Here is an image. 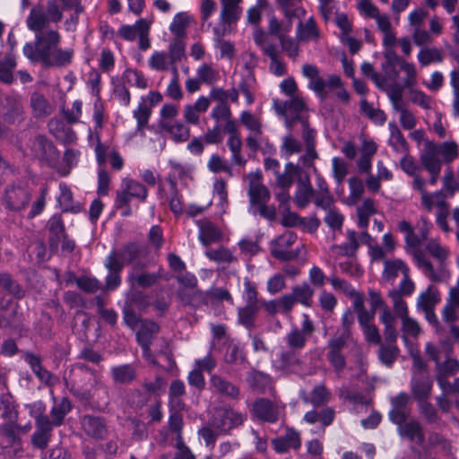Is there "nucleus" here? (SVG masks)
I'll use <instances>...</instances> for the list:
<instances>
[{
    "instance_id": "obj_28",
    "label": "nucleus",
    "mask_w": 459,
    "mask_h": 459,
    "mask_svg": "<svg viewBox=\"0 0 459 459\" xmlns=\"http://www.w3.org/2000/svg\"><path fill=\"white\" fill-rule=\"evenodd\" d=\"M124 305L139 310H144L149 306V297L143 290L132 286L126 294Z\"/></svg>"
},
{
    "instance_id": "obj_38",
    "label": "nucleus",
    "mask_w": 459,
    "mask_h": 459,
    "mask_svg": "<svg viewBox=\"0 0 459 459\" xmlns=\"http://www.w3.org/2000/svg\"><path fill=\"white\" fill-rule=\"evenodd\" d=\"M432 389V384L429 379H417L411 386V393L416 401L419 403L428 399Z\"/></svg>"
},
{
    "instance_id": "obj_16",
    "label": "nucleus",
    "mask_w": 459,
    "mask_h": 459,
    "mask_svg": "<svg viewBox=\"0 0 459 459\" xmlns=\"http://www.w3.org/2000/svg\"><path fill=\"white\" fill-rule=\"evenodd\" d=\"M278 9L283 13L287 22L291 24L294 19L300 20L305 17L306 10L302 6V0H276Z\"/></svg>"
},
{
    "instance_id": "obj_4",
    "label": "nucleus",
    "mask_w": 459,
    "mask_h": 459,
    "mask_svg": "<svg viewBox=\"0 0 459 459\" xmlns=\"http://www.w3.org/2000/svg\"><path fill=\"white\" fill-rule=\"evenodd\" d=\"M63 8L56 0H48L45 8L41 5L33 6L26 19L35 30L47 29L49 24L58 23L63 19Z\"/></svg>"
},
{
    "instance_id": "obj_14",
    "label": "nucleus",
    "mask_w": 459,
    "mask_h": 459,
    "mask_svg": "<svg viewBox=\"0 0 459 459\" xmlns=\"http://www.w3.org/2000/svg\"><path fill=\"white\" fill-rule=\"evenodd\" d=\"M81 423L85 434L92 438L103 439L108 433L106 421L102 417L84 415Z\"/></svg>"
},
{
    "instance_id": "obj_25",
    "label": "nucleus",
    "mask_w": 459,
    "mask_h": 459,
    "mask_svg": "<svg viewBox=\"0 0 459 459\" xmlns=\"http://www.w3.org/2000/svg\"><path fill=\"white\" fill-rule=\"evenodd\" d=\"M74 281L77 287L89 294H93L101 289L100 281L95 277L86 275L76 276L74 272L68 273L67 283Z\"/></svg>"
},
{
    "instance_id": "obj_37",
    "label": "nucleus",
    "mask_w": 459,
    "mask_h": 459,
    "mask_svg": "<svg viewBox=\"0 0 459 459\" xmlns=\"http://www.w3.org/2000/svg\"><path fill=\"white\" fill-rule=\"evenodd\" d=\"M122 80L132 86L144 90L148 87V80L144 74L137 69L126 68L122 74Z\"/></svg>"
},
{
    "instance_id": "obj_24",
    "label": "nucleus",
    "mask_w": 459,
    "mask_h": 459,
    "mask_svg": "<svg viewBox=\"0 0 459 459\" xmlns=\"http://www.w3.org/2000/svg\"><path fill=\"white\" fill-rule=\"evenodd\" d=\"M110 376L115 383L128 385L135 379L136 372L131 364H122L111 367Z\"/></svg>"
},
{
    "instance_id": "obj_56",
    "label": "nucleus",
    "mask_w": 459,
    "mask_h": 459,
    "mask_svg": "<svg viewBox=\"0 0 459 459\" xmlns=\"http://www.w3.org/2000/svg\"><path fill=\"white\" fill-rule=\"evenodd\" d=\"M185 44L182 39H175L173 42L169 44V63L180 62L185 57Z\"/></svg>"
},
{
    "instance_id": "obj_48",
    "label": "nucleus",
    "mask_w": 459,
    "mask_h": 459,
    "mask_svg": "<svg viewBox=\"0 0 459 459\" xmlns=\"http://www.w3.org/2000/svg\"><path fill=\"white\" fill-rule=\"evenodd\" d=\"M359 247V244L357 238V233L353 230H347V242H344L339 246V248L342 250V254L348 257L355 255L356 251Z\"/></svg>"
},
{
    "instance_id": "obj_63",
    "label": "nucleus",
    "mask_w": 459,
    "mask_h": 459,
    "mask_svg": "<svg viewBox=\"0 0 459 459\" xmlns=\"http://www.w3.org/2000/svg\"><path fill=\"white\" fill-rule=\"evenodd\" d=\"M207 167L209 170L212 173H220V172H226L229 174H231V167L228 165L224 160L217 155L212 154L208 160Z\"/></svg>"
},
{
    "instance_id": "obj_30",
    "label": "nucleus",
    "mask_w": 459,
    "mask_h": 459,
    "mask_svg": "<svg viewBox=\"0 0 459 459\" xmlns=\"http://www.w3.org/2000/svg\"><path fill=\"white\" fill-rule=\"evenodd\" d=\"M30 101L33 114L36 117H47L51 114L52 107L43 94L34 91L30 95Z\"/></svg>"
},
{
    "instance_id": "obj_33",
    "label": "nucleus",
    "mask_w": 459,
    "mask_h": 459,
    "mask_svg": "<svg viewBox=\"0 0 459 459\" xmlns=\"http://www.w3.org/2000/svg\"><path fill=\"white\" fill-rule=\"evenodd\" d=\"M249 201L252 205H262L270 200V191L263 184H250L248 190Z\"/></svg>"
},
{
    "instance_id": "obj_34",
    "label": "nucleus",
    "mask_w": 459,
    "mask_h": 459,
    "mask_svg": "<svg viewBox=\"0 0 459 459\" xmlns=\"http://www.w3.org/2000/svg\"><path fill=\"white\" fill-rule=\"evenodd\" d=\"M17 63L12 56H5L4 58L0 59V82L7 85H11L13 82V71Z\"/></svg>"
},
{
    "instance_id": "obj_5",
    "label": "nucleus",
    "mask_w": 459,
    "mask_h": 459,
    "mask_svg": "<svg viewBox=\"0 0 459 459\" xmlns=\"http://www.w3.org/2000/svg\"><path fill=\"white\" fill-rule=\"evenodd\" d=\"M93 122H94V129L95 134L91 132V129H89L90 134L89 139H95L96 145L94 148L96 161L100 166H104L107 162V152L108 150V146L102 143L100 141V135L99 131H100L103 127V119H104V108L101 103V100H95L93 104Z\"/></svg>"
},
{
    "instance_id": "obj_52",
    "label": "nucleus",
    "mask_w": 459,
    "mask_h": 459,
    "mask_svg": "<svg viewBox=\"0 0 459 459\" xmlns=\"http://www.w3.org/2000/svg\"><path fill=\"white\" fill-rule=\"evenodd\" d=\"M288 346L292 350H302L306 345V336L298 328H293L286 336Z\"/></svg>"
},
{
    "instance_id": "obj_39",
    "label": "nucleus",
    "mask_w": 459,
    "mask_h": 459,
    "mask_svg": "<svg viewBox=\"0 0 459 459\" xmlns=\"http://www.w3.org/2000/svg\"><path fill=\"white\" fill-rule=\"evenodd\" d=\"M414 260L416 265L423 270L424 274L433 282L441 281V277L438 275L434 269L433 264L425 258L421 252H416L414 254Z\"/></svg>"
},
{
    "instance_id": "obj_12",
    "label": "nucleus",
    "mask_w": 459,
    "mask_h": 459,
    "mask_svg": "<svg viewBox=\"0 0 459 459\" xmlns=\"http://www.w3.org/2000/svg\"><path fill=\"white\" fill-rule=\"evenodd\" d=\"M160 327L158 323L150 319H143L140 324L135 337L139 346L143 352L150 351L155 335L160 332Z\"/></svg>"
},
{
    "instance_id": "obj_11",
    "label": "nucleus",
    "mask_w": 459,
    "mask_h": 459,
    "mask_svg": "<svg viewBox=\"0 0 459 459\" xmlns=\"http://www.w3.org/2000/svg\"><path fill=\"white\" fill-rule=\"evenodd\" d=\"M115 254L118 262L123 265H130L140 260L143 253L142 246L136 241L125 243L118 250L112 248L108 254Z\"/></svg>"
},
{
    "instance_id": "obj_3",
    "label": "nucleus",
    "mask_w": 459,
    "mask_h": 459,
    "mask_svg": "<svg viewBox=\"0 0 459 459\" xmlns=\"http://www.w3.org/2000/svg\"><path fill=\"white\" fill-rule=\"evenodd\" d=\"M149 195V190L145 185L131 178H125L121 182V188L117 191L114 200V208L120 210V215L124 218L133 214L131 202L133 199L139 203H145Z\"/></svg>"
},
{
    "instance_id": "obj_27",
    "label": "nucleus",
    "mask_w": 459,
    "mask_h": 459,
    "mask_svg": "<svg viewBox=\"0 0 459 459\" xmlns=\"http://www.w3.org/2000/svg\"><path fill=\"white\" fill-rule=\"evenodd\" d=\"M259 311V306L246 304L243 307L238 308V321L247 331L251 332L255 327V318Z\"/></svg>"
},
{
    "instance_id": "obj_18",
    "label": "nucleus",
    "mask_w": 459,
    "mask_h": 459,
    "mask_svg": "<svg viewBox=\"0 0 459 459\" xmlns=\"http://www.w3.org/2000/svg\"><path fill=\"white\" fill-rule=\"evenodd\" d=\"M198 238L205 246L219 241L221 238V230L210 221H197Z\"/></svg>"
},
{
    "instance_id": "obj_49",
    "label": "nucleus",
    "mask_w": 459,
    "mask_h": 459,
    "mask_svg": "<svg viewBox=\"0 0 459 459\" xmlns=\"http://www.w3.org/2000/svg\"><path fill=\"white\" fill-rule=\"evenodd\" d=\"M399 353V349L396 345L385 346L382 345L378 351L379 360L387 367H392Z\"/></svg>"
},
{
    "instance_id": "obj_54",
    "label": "nucleus",
    "mask_w": 459,
    "mask_h": 459,
    "mask_svg": "<svg viewBox=\"0 0 459 459\" xmlns=\"http://www.w3.org/2000/svg\"><path fill=\"white\" fill-rule=\"evenodd\" d=\"M134 309L135 308L125 305L122 307L123 323L133 331H134L143 320L135 313Z\"/></svg>"
},
{
    "instance_id": "obj_36",
    "label": "nucleus",
    "mask_w": 459,
    "mask_h": 459,
    "mask_svg": "<svg viewBox=\"0 0 459 459\" xmlns=\"http://www.w3.org/2000/svg\"><path fill=\"white\" fill-rule=\"evenodd\" d=\"M124 80L112 78L111 84L113 86V95L118 100L119 104L124 107H128L131 102V93L129 89L126 86Z\"/></svg>"
},
{
    "instance_id": "obj_2",
    "label": "nucleus",
    "mask_w": 459,
    "mask_h": 459,
    "mask_svg": "<svg viewBox=\"0 0 459 459\" xmlns=\"http://www.w3.org/2000/svg\"><path fill=\"white\" fill-rule=\"evenodd\" d=\"M302 75L309 80L307 88L315 92V94L321 100L327 97L328 92L325 88L328 87L332 90L339 89L336 92V97L342 102L347 103L350 101L349 91L342 88V82L339 75L330 74L327 81L320 76L319 69L315 65L305 64L302 65Z\"/></svg>"
},
{
    "instance_id": "obj_50",
    "label": "nucleus",
    "mask_w": 459,
    "mask_h": 459,
    "mask_svg": "<svg viewBox=\"0 0 459 459\" xmlns=\"http://www.w3.org/2000/svg\"><path fill=\"white\" fill-rule=\"evenodd\" d=\"M48 194V187L44 185L39 188V195L33 202L30 211L29 212L28 217L32 219L41 214L46 206V196Z\"/></svg>"
},
{
    "instance_id": "obj_59",
    "label": "nucleus",
    "mask_w": 459,
    "mask_h": 459,
    "mask_svg": "<svg viewBox=\"0 0 459 459\" xmlns=\"http://www.w3.org/2000/svg\"><path fill=\"white\" fill-rule=\"evenodd\" d=\"M437 154H441L446 162H451L459 155L458 145L455 142H445L437 146Z\"/></svg>"
},
{
    "instance_id": "obj_26",
    "label": "nucleus",
    "mask_w": 459,
    "mask_h": 459,
    "mask_svg": "<svg viewBox=\"0 0 459 459\" xmlns=\"http://www.w3.org/2000/svg\"><path fill=\"white\" fill-rule=\"evenodd\" d=\"M160 127L163 131L169 133L172 135L174 142L176 143L186 142L190 135L189 128L180 122H176L173 124L169 121H163L160 122Z\"/></svg>"
},
{
    "instance_id": "obj_9",
    "label": "nucleus",
    "mask_w": 459,
    "mask_h": 459,
    "mask_svg": "<svg viewBox=\"0 0 459 459\" xmlns=\"http://www.w3.org/2000/svg\"><path fill=\"white\" fill-rule=\"evenodd\" d=\"M272 446L277 454H285L290 449L299 450L302 446L300 433L293 427H286L283 435L272 439Z\"/></svg>"
},
{
    "instance_id": "obj_10",
    "label": "nucleus",
    "mask_w": 459,
    "mask_h": 459,
    "mask_svg": "<svg viewBox=\"0 0 459 459\" xmlns=\"http://www.w3.org/2000/svg\"><path fill=\"white\" fill-rule=\"evenodd\" d=\"M104 267L108 271L105 278L106 289L108 290H117L121 285V273L124 269L122 264L117 260L114 253L107 255Z\"/></svg>"
},
{
    "instance_id": "obj_51",
    "label": "nucleus",
    "mask_w": 459,
    "mask_h": 459,
    "mask_svg": "<svg viewBox=\"0 0 459 459\" xmlns=\"http://www.w3.org/2000/svg\"><path fill=\"white\" fill-rule=\"evenodd\" d=\"M418 60L422 66L429 65L432 62H442L441 51L437 48L421 49L418 54Z\"/></svg>"
},
{
    "instance_id": "obj_53",
    "label": "nucleus",
    "mask_w": 459,
    "mask_h": 459,
    "mask_svg": "<svg viewBox=\"0 0 459 459\" xmlns=\"http://www.w3.org/2000/svg\"><path fill=\"white\" fill-rule=\"evenodd\" d=\"M101 74L96 68H91L88 74L87 86L91 90L92 96L96 97V100H101Z\"/></svg>"
},
{
    "instance_id": "obj_8",
    "label": "nucleus",
    "mask_w": 459,
    "mask_h": 459,
    "mask_svg": "<svg viewBox=\"0 0 459 459\" xmlns=\"http://www.w3.org/2000/svg\"><path fill=\"white\" fill-rule=\"evenodd\" d=\"M31 199V191L26 186L9 185L4 191V204L9 211L24 210Z\"/></svg>"
},
{
    "instance_id": "obj_35",
    "label": "nucleus",
    "mask_w": 459,
    "mask_h": 459,
    "mask_svg": "<svg viewBox=\"0 0 459 459\" xmlns=\"http://www.w3.org/2000/svg\"><path fill=\"white\" fill-rule=\"evenodd\" d=\"M152 116V108L148 107L144 99L138 103L137 108L134 110L133 117L136 120V131L142 132L148 125Z\"/></svg>"
},
{
    "instance_id": "obj_64",
    "label": "nucleus",
    "mask_w": 459,
    "mask_h": 459,
    "mask_svg": "<svg viewBox=\"0 0 459 459\" xmlns=\"http://www.w3.org/2000/svg\"><path fill=\"white\" fill-rule=\"evenodd\" d=\"M168 55L165 52L154 51L151 56L148 63L152 70L166 71L168 70Z\"/></svg>"
},
{
    "instance_id": "obj_20",
    "label": "nucleus",
    "mask_w": 459,
    "mask_h": 459,
    "mask_svg": "<svg viewBox=\"0 0 459 459\" xmlns=\"http://www.w3.org/2000/svg\"><path fill=\"white\" fill-rule=\"evenodd\" d=\"M210 384L217 393L231 399H238L239 388L219 375H212Z\"/></svg>"
},
{
    "instance_id": "obj_61",
    "label": "nucleus",
    "mask_w": 459,
    "mask_h": 459,
    "mask_svg": "<svg viewBox=\"0 0 459 459\" xmlns=\"http://www.w3.org/2000/svg\"><path fill=\"white\" fill-rule=\"evenodd\" d=\"M241 10L239 6L222 4L221 19L223 23L231 24L240 18Z\"/></svg>"
},
{
    "instance_id": "obj_45",
    "label": "nucleus",
    "mask_w": 459,
    "mask_h": 459,
    "mask_svg": "<svg viewBox=\"0 0 459 459\" xmlns=\"http://www.w3.org/2000/svg\"><path fill=\"white\" fill-rule=\"evenodd\" d=\"M384 272L386 274V277L389 279H394L398 276V273L401 272L405 277L408 276L410 269L408 265L401 259H396L394 261H387L385 264Z\"/></svg>"
},
{
    "instance_id": "obj_44",
    "label": "nucleus",
    "mask_w": 459,
    "mask_h": 459,
    "mask_svg": "<svg viewBox=\"0 0 459 459\" xmlns=\"http://www.w3.org/2000/svg\"><path fill=\"white\" fill-rule=\"evenodd\" d=\"M292 294L297 302L305 307H310L314 290L307 282L294 286L292 288Z\"/></svg>"
},
{
    "instance_id": "obj_29",
    "label": "nucleus",
    "mask_w": 459,
    "mask_h": 459,
    "mask_svg": "<svg viewBox=\"0 0 459 459\" xmlns=\"http://www.w3.org/2000/svg\"><path fill=\"white\" fill-rule=\"evenodd\" d=\"M162 272L163 269L160 267L157 273L143 272L142 273L130 276L129 280L133 287L137 285L138 287L147 289L154 286L158 281L162 278Z\"/></svg>"
},
{
    "instance_id": "obj_15",
    "label": "nucleus",
    "mask_w": 459,
    "mask_h": 459,
    "mask_svg": "<svg viewBox=\"0 0 459 459\" xmlns=\"http://www.w3.org/2000/svg\"><path fill=\"white\" fill-rule=\"evenodd\" d=\"M255 417L264 422L276 423L279 420V411L272 401L266 398L257 399L253 405Z\"/></svg>"
},
{
    "instance_id": "obj_47",
    "label": "nucleus",
    "mask_w": 459,
    "mask_h": 459,
    "mask_svg": "<svg viewBox=\"0 0 459 459\" xmlns=\"http://www.w3.org/2000/svg\"><path fill=\"white\" fill-rule=\"evenodd\" d=\"M385 62L382 64L383 71L388 74L396 77L398 71L396 65L399 63V56L393 48L386 49L385 52Z\"/></svg>"
},
{
    "instance_id": "obj_6",
    "label": "nucleus",
    "mask_w": 459,
    "mask_h": 459,
    "mask_svg": "<svg viewBox=\"0 0 459 459\" xmlns=\"http://www.w3.org/2000/svg\"><path fill=\"white\" fill-rule=\"evenodd\" d=\"M276 181L281 188H290L294 181L297 182L298 187L313 188L308 173L299 164L291 161L285 164L284 171L276 177Z\"/></svg>"
},
{
    "instance_id": "obj_22",
    "label": "nucleus",
    "mask_w": 459,
    "mask_h": 459,
    "mask_svg": "<svg viewBox=\"0 0 459 459\" xmlns=\"http://www.w3.org/2000/svg\"><path fill=\"white\" fill-rule=\"evenodd\" d=\"M24 361L29 365L30 368L39 381L46 384L49 383L52 374L42 366V360L39 355L30 351L26 352Z\"/></svg>"
},
{
    "instance_id": "obj_17",
    "label": "nucleus",
    "mask_w": 459,
    "mask_h": 459,
    "mask_svg": "<svg viewBox=\"0 0 459 459\" xmlns=\"http://www.w3.org/2000/svg\"><path fill=\"white\" fill-rule=\"evenodd\" d=\"M59 189L61 195L57 198V202L62 212L73 214L81 212L83 207L79 202L74 201V195L70 187L65 183L62 182L59 184Z\"/></svg>"
},
{
    "instance_id": "obj_19",
    "label": "nucleus",
    "mask_w": 459,
    "mask_h": 459,
    "mask_svg": "<svg viewBox=\"0 0 459 459\" xmlns=\"http://www.w3.org/2000/svg\"><path fill=\"white\" fill-rule=\"evenodd\" d=\"M427 147L426 152L420 156L421 164L429 174L439 175L441 162L437 158V145L428 143Z\"/></svg>"
},
{
    "instance_id": "obj_13",
    "label": "nucleus",
    "mask_w": 459,
    "mask_h": 459,
    "mask_svg": "<svg viewBox=\"0 0 459 459\" xmlns=\"http://www.w3.org/2000/svg\"><path fill=\"white\" fill-rule=\"evenodd\" d=\"M396 432L401 438H404L410 442H415L421 446L425 442V433L423 427L417 420H410L401 427L396 428Z\"/></svg>"
},
{
    "instance_id": "obj_55",
    "label": "nucleus",
    "mask_w": 459,
    "mask_h": 459,
    "mask_svg": "<svg viewBox=\"0 0 459 459\" xmlns=\"http://www.w3.org/2000/svg\"><path fill=\"white\" fill-rule=\"evenodd\" d=\"M436 371L442 374L441 377L454 376L459 372V361L448 357L444 362H437Z\"/></svg>"
},
{
    "instance_id": "obj_32",
    "label": "nucleus",
    "mask_w": 459,
    "mask_h": 459,
    "mask_svg": "<svg viewBox=\"0 0 459 459\" xmlns=\"http://www.w3.org/2000/svg\"><path fill=\"white\" fill-rule=\"evenodd\" d=\"M72 409V403L67 397H63L58 403L51 408L50 416L56 427H59L64 423L66 414H68Z\"/></svg>"
},
{
    "instance_id": "obj_41",
    "label": "nucleus",
    "mask_w": 459,
    "mask_h": 459,
    "mask_svg": "<svg viewBox=\"0 0 459 459\" xmlns=\"http://www.w3.org/2000/svg\"><path fill=\"white\" fill-rule=\"evenodd\" d=\"M331 398L330 391L324 385L315 386L310 394V403L315 408L325 406Z\"/></svg>"
},
{
    "instance_id": "obj_43",
    "label": "nucleus",
    "mask_w": 459,
    "mask_h": 459,
    "mask_svg": "<svg viewBox=\"0 0 459 459\" xmlns=\"http://www.w3.org/2000/svg\"><path fill=\"white\" fill-rule=\"evenodd\" d=\"M227 145L231 152L233 162L240 167L245 166L247 160L241 155L242 141L239 135L229 136Z\"/></svg>"
},
{
    "instance_id": "obj_58",
    "label": "nucleus",
    "mask_w": 459,
    "mask_h": 459,
    "mask_svg": "<svg viewBox=\"0 0 459 459\" xmlns=\"http://www.w3.org/2000/svg\"><path fill=\"white\" fill-rule=\"evenodd\" d=\"M98 166L100 168L98 170V188L97 194L99 196H106L109 193L110 177L108 171L105 169V166Z\"/></svg>"
},
{
    "instance_id": "obj_46",
    "label": "nucleus",
    "mask_w": 459,
    "mask_h": 459,
    "mask_svg": "<svg viewBox=\"0 0 459 459\" xmlns=\"http://www.w3.org/2000/svg\"><path fill=\"white\" fill-rule=\"evenodd\" d=\"M391 129V136L389 139V145L394 149L396 152H403L408 151L407 142L403 135L400 129L390 124Z\"/></svg>"
},
{
    "instance_id": "obj_60",
    "label": "nucleus",
    "mask_w": 459,
    "mask_h": 459,
    "mask_svg": "<svg viewBox=\"0 0 459 459\" xmlns=\"http://www.w3.org/2000/svg\"><path fill=\"white\" fill-rule=\"evenodd\" d=\"M148 242L155 249H160L164 244L163 230L160 225H152L148 232Z\"/></svg>"
},
{
    "instance_id": "obj_23",
    "label": "nucleus",
    "mask_w": 459,
    "mask_h": 459,
    "mask_svg": "<svg viewBox=\"0 0 459 459\" xmlns=\"http://www.w3.org/2000/svg\"><path fill=\"white\" fill-rule=\"evenodd\" d=\"M320 32L316 22L313 16H310L306 22H302L301 19L299 20L297 26V37L300 41L307 42L313 39H317Z\"/></svg>"
},
{
    "instance_id": "obj_40",
    "label": "nucleus",
    "mask_w": 459,
    "mask_h": 459,
    "mask_svg": "<svg viewBox=\"0 0 459 459\" xmlns=\"http://www.w3.org/2000/svg\"><path fill=\"white\" fill-rule=\"evenodd\" d=\"M440 300L437 290L432 291V286H429L427 290L422 292L418 298V306L422 311L435 308L437 303Z\"/></svg>"
},
{
    "instance_id": "obj_21",
    "label": "nucleus",
    "mask_w": 459,
    "mask_h": 459,
    "mask_svg": "<svg viewBox=\"0 0 459 459\" xmlns=\"http://www.w3.org/2000/svg\"><path fill=\"white\" fill-rule=\"evenodd\" d=\"M215 420L216 428L221 432L230 431L241 425L244 421L242 414L233 410L223 411L219 419Z\"/></svg>"
},
{
    "instance_id": "obj_42",
    "label": "nucleus",
    "mask_w": 459,
    "mask_h": 459,
    "mask_svg": "<svg viewBox=\"0 0 459 459\" xmlns=\"http://www.w3.org/2000/svg\"><path fill=\"white\" fill-rule=\"evenodd\" d=\"M188 22V16L185 13H178L174 16L169 30L176 36V39H181L186 37Z\"/></svg>"
},
{
    "instance_id": "obj_31",
    "label": "nucleus",
    "mask_w": 459,
    "mask_h": 459,
    "mask_svg": "<svg viewBox=\"0 0 459 459\" xmlns=\"http://www.w3.org/2000/svg\"><path fill=\"white\" fill-rule=\"evenodd\" d=\"M0 287L12 297L21 299L24 297L25 291L22 285L13 279L9 273H0Z\"/></svg>"
},
{
    "instance_id": "obj_7",
    "label": "nucleus",
    "mask_w": 459,
    "mask_h": 459,
    "mask_svg": "<svg viewBox=\"0 0 459 459\" xmlns=\"http://www.w3.org/2000/svg\"><path fill=\"white\" fill-rule=\"evenodd\" d=\"M348 337L349 333L343 332L338 336L330 338L327 342L326 359L337 374L342 372L346 367V358L342 351L347 345Z\"/></svg>"
},
{
    "instance_id": "obj_1",
    "label": "nucleus",
    "mask_w": 459,
    "mask_h": 459,
    "mask_svg": "<svg viewBox=\"0 0 459 459\" xmlns=\"http://www.w3.org/2000/svg\"><path fill=\"white\" fill-rule=\"evenodd\" d=\"M28 29L35 34L34 41L26 42L22 48L24 56L33 64H41L45 68L65 67L72 64L74 52L72 48H61L62 36L53 29Z\"/></svg>"
},
{
    "instance_id": "obj_62",
    "label": "nucleus",
    "mask_w": 459,
    "mask_h": 459,
    "mask_svg": "<svg viewBox=\"0 0 459 459\" xmlns=\"http://www.w3.org/2000/svg\"><path fill=\"white\" fill-rule=\"evenodd\" d=\"M343 221V215L339 212V210L336 207H333V209L328 211L325 217V222L333 230H341L342 227Z\"/></svg>"
},
{
    "instance_id": "obj_57",
    "label": "nucleus",
    "mask_w": 459,
    "mask_h": 459,
    "mask_svg": "<svg viewBox=\"0 0 459 459\" xmlns=\"http://www.w3.org/2000/svg\"><path fill=\"white\" fill-rule=\"evenodd\" d=\"M281 156L288 159L291 155L295 153H299L301 152V144L291 135H287L283 139V143L281 145Z\"/></svg>"
}]
</instances>
